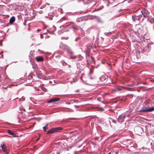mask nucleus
<instances>
[{
    "label": "nucleus",
    "mask_w": 154,
    "mask_h": 154,
    "mask_svg": "<svg viewBox=\"0 0 154 154\" xmlns=\"http://www.w3.org/2000/svg\"><path fill=\"white\" fill-rule=\"evenodd\" d=\"M71 29L73 30H76L77 29L76 27L74 26H72L71 27Z\"/></svg>",
    "instance_id": "nucleus-18"
},
{
    "label": "nucleus",
    "mask_w": 154,
    "mask_h": 154,
    "mask_svg": "<svg viewBox=\"0 0 154 154\" xmlns=\"http://www.w3.org/2000/svg\"><path fill=\"white\" fill-rule=\"evenodd\" d=\"M11 85L12 86H14V85H13V84Z\"/></svg>",
    "instance_id": "nucleus-34"
},
{
    "label": "nucleus",
    "mask_w": 154,
    "mask_h": 154,
    "mask_svg": "<svg viewBox=\"0 0 154 154\" xmlns=\"http://www.w3.org/2000/svg\"><path fill=\"white\" fill-rule=\"evenodd\" d=\"M109 33V32H108V33ZM108 33L107 32H105L104 33V34L105 35H107V34Z\"/></svg>",
    "instance_id": "nucleus-26"
},
{
    "label": "nucleus",
    "mask_w": 154,
    "mask_h": 154,
    "mask_svg": "<svg viewBox=\"0 0 154 154\" xmlns=\"http://www.w3.org/2000/svg\"><path fill=\"white\" fill-rule=\"evenodd\" d=\"M97 21L98 23H102L103 22V21L99 18H97Z\"/></svg>",
    "instance_id": "nucleus-17"
},
{
    "label": "nucleus",
    "mask_w": 154,
    "mask_h": 154,
    "mask_svg": "<svg viewBox=\"0 0 154 154\" xmlns=\"http://www.w3.org/2000/svg\"><path fill=\"white\" fill-rule=\"evenodd\" d=\"M1 147H2V148L3 150V151L6 152V147L5 146V144H3V145H1Z\"/></svg>",
    "instance_id": "nucleus-15"
},
{
    "label": "nucleus",
    "mask_w": 154,
    "mask_h": 154,
    "mask_svg": "<svg viewBox=\"0 0 154 154\" xmlns=\"http://www.w3.org/2000/svg\"><path fill=\"white\" fill-rule=\"evenodd\" d=\"M54 15V14L53 13H50L49 14V15H48L49 16L51 15L52 16H53Z\"/></svg>",
    "instance_id": "nucleus-23"
},
{
    "label": "nucleus",
    "mask_w": 154,
    "mask_h": 154,
    "mask_svg": "<svg viewBox=\"0 0 154 154\" xmlns=\"http://www.w3.org/2000/svg\"><path fill=\"white\" fill-rule=\"evenodd\" d=\"M87 49H88H88H91V48H91V46H87Z\"/></svg>",
    "instance_id": "nucleus-21"
},
{
    "label": "nucleus",
    "mask_w": 154,
    "mask_h": 154,
    "mask_svg": "<svg viewBox=\"0 0 154 154\" xmlns=\"http://www.w3.org/2000/svg\"><path fill=\"white\" fill-rule=\"evenodd\" d=\"M110 152H109V153H108V154H110Z\"/></svg>",
    "instance_id": "nucleus-38"
},
{
    "label": "nucleus",
    "mask_w": 154,
    "mask_h": 154,
    "mask_svg": "<svg viewBox=\"0 0 154 154\" xmlns=\"http://www.w3.org/2000/svg\"><path fill=\"white\" fill-rule=\"evenodd\" d=\"M23 24L24 26H25L26 25V23H23Z\"/></svg>",
    "instance_id": "nucleus-29"
},
{
    "label": "nucleus",
    "mask_w": 154,
    "mask_h": 154,
    "mask_svg": "<svg viewBox=\"0 0 154 154\" xmlns=\"http://www.w3.org/2000/svg\"><path fill=\"white\" fill-rule=\"evenodd\" d=\"M151 47L150 45H147L144 47L143 51L144 52L148 53L150 50Z\"/></svg>",
    "instance_id": "nucleus-9"
},
{
    "label": "nucleus",
    "mask_w": 154,
    "mask_h": 154,
    "mask_svg": "<svg viewBox=\"0 0 154 154\" xmlns=\"http://www.w3.org/2000/svg\"><path fill=\"white\" fill-rule=\"evenodd\" d=\"M110 0H109V2H110Z\"/></svg>",
    "instance_id": "nucleus-36"
},
{
    "label": "nucleus",
    "mask_w": 154,
    "mask_h": 154,
    "mask_svg": "<svg viewBox=\"0 0 154 154\" xmlns=\"http://www.w3.org/2000/svg\"><path fill=\"white\" fill-rule=\"evenodd\" d=\"M15 21V17L14 16H12L9 20V23L12 24Z\"/></svg>",
    "instance_id": "nucleus-11"
},
{
    "label": "nucleus",
    "mask_w": 154,
    "mask_h": 154,
    "mask_svg": "<svg viewBox=\"0 0 154 154\" xmlns=\"http://www.w3.org/2000/svg\"><path fill=\"white\" fill-rule=\"evenodd\" d=\"M133 0H130V1H128V3H129L131 2L132 1H133Z\"/></svg>",
    "instance_id": "nucleus-28"
},
{
    "label": "nucleus",
    "mask_w": 154,
    "mask_h": 154,
    "mask_svg": "<svg viewBox=\"0 0 154 154\" xmlns=\"http://www.w3.org/2000/svg\"><path fill=\"white\" fill-rule=\"evenodd\" d=\"M130 1V0H129V1Z\"/></svg>",
    "instance_id": "nucleus-41"
},
{
    "label": "nucleus",
    "mask_w": 154,
    "mask_h": 154,
    "mask_svg": "<svg viewBox=\"0 0 154 154\" xmlns=\"http://www.w3.org/2000/svg\"><path fill=\"white\" fill-rule=\"evenodd\" d=\"M79 37H78L77 38H75V41H77L79 39Z\"/></svg>",
    "instance_id": "nucleus-22"
},
{
    "label": "nucleus",
    "mask_w": 154,
    "mask_h": 154,
    "mask_svg": "<svg viewBox=\"0 0 154 154\" xmlns=\"http://www.w3.org/2000/svg\"><path fill=\"white\" fill-rule=\"evenodd\" d=\"M100 79L101 81L103 82H105L106 81V79L104 76L101 77L100 78Z\"/></svg>",
    "instance_id": "nucleus-13"
},
{
    "label": "nucleus",
    "mask_w": 154,
    "mask_h": 154,
    "mask_svg": "<svg viewBox=\"0 0 154 154\" xmlns=\"http://www.w3.org/2000/svg\"><path fill=\"white\" fill-rule=\"evenodd\" d=\"M142 16L143 15L144 17H146L149 15V12L146 9H144L141 11Z\"/></svg>",
    "instance_id": "nucleus-7"
},
{
    "label": "nucleus",
    "mask_w": 154,
    "mask_h": 154,
    "mask_svg": "<svg viewBox=\"0 0 154 154\" xmlns=\"http://www.w3.org/2000/svg\"><path fill=\"white\" fill-rule=\"evenodd\" d=\"M41 38H43V36L42 34H41L40 35Z\"/></svg>",
    "instance_id": "nucleus-24"
},
{
    "label": "nucleus",
    "mask_w": 154,
    "mask_h": 154,
    "mask_svg": "<svg viewBox=\"0 0 154 154\" xmlns=\"http://www.w3.org/2000/svg\"><path fill=\"white\" fill-rule=\"evenodd\" d=\"M111 120H112V122L116 124V120H114V119H111Z\"/></svg>",
    "instance_id": "nucleus-19"
},
{
    "label": "nucleus",
    "mask_w": 154,
    "mask_h": 154,
    "mask_svg": "<svg viewBox=\"0 0 154 154\" xmlns=\"http://www.w3.org/2000/svg\"><path fill=\"white\" fill-rule=\"evenodd\" d=\"M152 136L153 137H154V134H152ZM152 143H151V148L152 149H154V145L153 143V141L154 140V138H153L152 139Z\"/></svg>",
    "instance_id": "nucleus-14"
},
{
    "label": "nucleus",
    "mask_w": 154,
    "mask_h": 154,
    "mask_svg": "<svg viewBox=\"0 0 154 154\" xmlns=\"http://www.w3.org/2000/svg\"><path fill=\"white\" fill-rule=\"evenodd\" d=\"M60 100V99L59 98L54 97L50 99L47 101L48 103H53L54 102L58 101Z\"/></svg>",
    "instance_id": "nucleus-8"
},
{
    "label": "nucleus",
    "mask_w": 154,
    "mask_h": 154,
    "mask_svg": "<svg viewBox=\"0 0 154 154\" xmlns=\"http://www.w3.org/2000/svg\"><path fill=\"white\" fill-rule=\"evenodd\" d=\"M147 126H143L141 127L139 126H136L134 128V131L136 134L138 135H140L145 130L146 131Z\"/></svg>",
    "instance_id": "nucleus-1"
},
{
    "label": "nucleus",
    "mask_w": 154,
    "mask_h": 154,
    "mask_svg": "<svg viewBox=\"0 0 154 154\" xmlns=\"http://www.w3.org/2000/svg\"><path fill=\"white\" fill-rule=\"evenodd\" d=\"M7 87H5L4 88H5V89H6L7 88Z\"/></svg>",
    "instance_id": "nucleus-31"
},
{
    "label": "nucleus",
    "mask_w": 154,
    "mask_h": 154,
    "mask_svg": "<svg viewBox=\"0 0 154 154\" xmlns=\"http://www.w3.org/2000/svg\"><path fill=\"white\" fill-rule=\"evenodd\" d=\"M90 79H93V78H92V77H91V78H90Z\"/></svg>",
    "instance_id": "nucleus-35"
},
{
    "label": "nucleus",
    "mask_w": 154,
    "mask_h": 154,
    "mask_svg": "<svg viewBox=\"0 0 154 154\" xmlns=\"http://www.w3.org/2000/svg\"><path fill=\"white\" fill-rule=\"evenodd\" d=\"M125 117V116L124 114L120 115L117 119V121L119 123H122L124 121Z\"/></svg>",
    "instance_id": "nucleus-6"
},
{
    "label": "nucleus",
    "mask_w": 154,
    "mask_h": 154,
    "mask_svg": "<svg viewBox=\"0 0 154 154\" xmlns=\"http://www.w3.org/2000/svg\"><path fill=\"white\" fill-rule=\"evenodd\" d=\"M109 123H110V125H111L110 124V120H109Z\"/></svg>",
    "instance_id": "nucleus-33"
},
{
    "label": "nucleus",
    "mask_w": 154,
    "mask_h": 154,
    "mask_svg": "<svg viewBox=\"0 0 154 154\" xmlns=\"http://www.w3.org/2000/svg\"><path fill=\"white\" fill-rule=\"evenodd\" d=\"M36 60L37 62L42 61L43 60L44 58L42 56H39L36 57Z\"/></svg>",
    "instance_id": "nucleus-10"
},
{
    "label": "nucleus",
    "mask_w": 154,
    "mask_h": 154,
    "mask_svg": "<svg viewBox=\"0 0 154 154\" xmlns=\"http://www.w3.org/2000/svg\"><path fill=\"white\" fill-rule=\"evenodd\" d=\"M44 91H47V89L46 88H45L44 90H43Z\"/></svg>",
    "instance_id": "nucleus-27"
},
{
    "label": "nucleus",
    "mask_w": 154,
    "mask_h": 154,
    "mask_svg": "<svg viewBox=\"0 0 154 154\" xmlns=\"http://www.w3.org/2000/svg\"><path fill=\"white\" fill-rule=\"evenodd\" d=\"M3 56V54H2V56Z\"/></svg>",
    "instance_id": "nucleus-40"
},
{
    "label": "nucleus",
    "mask_w": 154,
    "mask_h": 154,
    "mask_svg": "<svg viewBox=\"0 0 154 154\" xmlns=\"http://www.w3.org/2000/svg\"><path fill=\"white\" fill-rule=\"evenodd\" d=\"M63 129V128L60 127L53 128L49 130L48 131L47 134H48L56 132H59L60 131L62 130Z\"/></svg>",
    "instance_id": "nucleus-3"
},
{
    "label": "nucleus",
    "mask_w": 154,
    "mask_h": 154,
    "mask_svg": "<svg viewBox=\"0 0 154 154\" xmlns=\"http://www.w3.org/2000/svg\"><path fill=\"white\" fill-rule=\"evenodd\" d=\"M25 100V99L24 98H21L19 100V101H23L24 100Z\"/></svg>",
    "instance_id": "nucleus-20"
},
{
    "label": "nucleus",
    "mask_w": 154,
    "mask_h": 154,
    "mask_svg": "<svg viewBox=\"0 0 154 154\" xmlns=\"http://www.w3.org/2000/svg\"><path fill=\"white\" fill-rule=\"evenodd\" d=\"M102 8H98V9H97V11H99V10H100Z\"/></svg>",
    "instance_id": "nucleus-25"
},
{
    "label": "nucleus",
    "mask_w": 154,
    "mask_h": 154,
    "mask_svg": "<svg viewBox=\"0 0 154 154\" xmlns=\"http://www.w3.org/2000/svg\"><path fill=\"white\" fill-rule=\"evenodd\" d=\"M64 51L66 52L71 58H75V56L74 55L72 51L69 47L66 45H65L63 47Z\"/></svg>",
    "instance_id": "nucleus-2"
},
{
    "label": "nucleus",
    "mask_w": 154,
    "mask_h": 154,
    "mask_svg": "<svg viewBox=\"0 0 154 154\" xmlns=\"http://www.w3.org/2000/svg\"><path fill=\"white\" fill-rule=\"evenodd\" d=\"M68 38V37H66L65 39H66Z\"/></svg>",
    "instance_id": "nucleus-39"
},
{
    "label": "nucleus",
    "mask_w": 154,
    "mask_h": 154,
    "mask_svg": "<svg viewBox=\"0 0 154 154\" xmlns=\"http://www.w3.org/2000/svg\"><path fill=\"white\" fill-rule=\"evenodd\" d=\"M50 18L51 20H52V18H51V17H50Z\"/></svg>",
    "instance_id": "nucleus-37"
},
{
    "label": "nucleus",
    "mask_w": 154,
    "mask_h": 154,
    "mask_svg": "<svg viewBox=\"0 0 154 154\" xmlns=\"http://www.w3.org/2000/svg\"><path fill=\"white\" fill-rule=\"evenodd\" d=\"M7 132L10 134L12 135L13 137H17V136L11 130H8Z\"/></svg>",
    "instance_id": "nucleus-12"
},
{
    "label": "nucleus",
    "mask_w": 154,
    "mask_h": 154,
    "mask_svg": "<svg viewBox=\"0 0 154 154\" xmlns=\"http://www.w3.org/2000/svg\"><path fill=\"white\" fill-rule=\"evenodd\" d=\"M142 17V15H137L135 14H133L132 16V17L133 20L134 21H136L137 20L140 21Z\"/></svg>",
    "instance_id": "nucleus-5"
},
{
    "label": "nucleus",
    "mask_w": 154,
    "mask_h": 154,
    "mask_svg": "<svg viewBox=\"0 0 154 154\" xmlns=\"http://www.w3.org/2000/svg\"><path fill=\"white\" fill-rule=\"evenodd\" d=\"M48 124H46V125L43 128V130L44 131H46L47 128L48 126Z\"/></svg>",
    "instance_id": "nucleus-16"
},
{
    "label": "nucleus",
    "mask_w": 154,
    "mask_h": 154,
    "mask_svg": "<svg viewBox=\"0 0 154 154\" xmlns=\"http://www.w3.org/2000/svg\"><path fill=\"white\" fill-rule=\"evenodd\" d=\"M154 111V107H149L144 106L139 111V112H151Z\"/></svg>",
    "instance_id": "nucleus-4"
},
{
    "label": "nucleus",
    "mask_w": 154,
    "mask_h": 154,
    "mask_svg": "<svg viewBox=\"0 0 154 154\" xmlns=\"http://www.w3.org/2000/svg\"><path fill=\"white\" fill-rule=\"evenodd\" d=\"M39 139H40L39 138H38V139H37L38 140Z\"/></svg>",
    "instance_id": "nucleus-32"
},
{
    "label": "nucleus",
    "mask_w": 154,
    "mask_h": 154,
    "mask_svg": "<svg viewBox=\"0 0 154 154\" xmlns=\"http://www.w3.org/2000/svg\"><path fill=\"white\" fill-rule=\"evenodd\" d=\"M74 118H70V120H73Z\"/></svg>",
    "instance_id": "nucleus-30"
}]
</instances>
